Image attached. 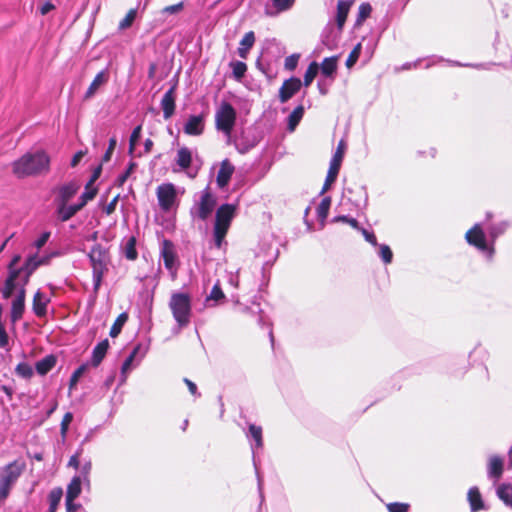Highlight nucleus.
<instances>
[{
	"label": "nucleus",
	"instance_id": "423d86ee",
	"mask_svg": "<svg viewBox=\"0 0 512 512\" xmlns=\"http://www.w3.org/2000/svg\"><path fill=\"white\" fill-rule=\"evenodd\" d=\"M236 117L235 108L227 101H222L215 111V127L227 137L228 142L231 140Z\"/></svg>",
	"mask_w": 512,
	"mask_h": 512
},
{
	"label": "nucleus",
	"instance_id": "b1692460",
	"mask_svg": "<svg viewBox=\"0 0 512 512\" xmlns=\"http://www.w3.org/2000/svg\"><path fill=\"white\" fill-rule=\"evenodd\" d=\"M337 60V56H332L327 57L322 61L321 65L319 66V70L323 77L331 79V81L334 80L337 71Z\"/></svg>",
	"mask_w": 512,
	"mask_h": 512
},
{
	"label": "nucleus",
	"instance_id": "f03ea898",
	"mask_svg": "<svg viewBox=\"0 0 512 512\" xmlns=\"http://www.w3.org/2000/svg\"><path fill=\"white\" fill-rule=\"evenodd\" d=\"M236 213V205L222 204L218 207L215 214V223L213 228L214 244L221 248L225 242L226 234Z\"/></svg>",
	"mask_w": 512,
	"mask_h": 512
},
{
	"label": "nucleus",
	"instance_id": "f8f14e48",
	"mask_svg": "<svg viewBox=\"0 0 512 512\" xmlns=\"http://www.w3.org/2000/svg\"><path fill=\"white\" fill-rule=\"evenodd\" d=\"M160 255L164 261L166 269H168L171 275L175 277L178 268V261L174 245L170 240L164 239L162 241Z\"/></svg>",
	"mask_w": 512,
	"mask_h": 512
},
{
	"label": "nucleus",
	"instance_id": "de8ad7c7",
	"mask_svg": "<svg viewBox=\"0 0 512 512\" xmlns=\"http://www.w3.org/2000/svg\"><path fill=\"white\" fill-rule=\"evenodd\" d=\"M87 369V365L83 364L79 366L71 375L70 382H69V388L73 389L76 384L78 383L80 377L85 373Z\"/></svg>",
	"mask_w": 512,
	"mask_h": 512
},
{
	"label": "nucleus",
	"instance_id": "7c9ffc66",
	"mask_svg": "<svg viewBox=\"0 0 512 512\" xmlns=\"http://www.w3.org/2000/svg\"><path fill=\"white\" fill-rule=\"evenodd\" d=\"M83 479L81 476H74L67 486L66 497L70 499H76L82 490Z\"/></svg>",
	"mask_w": 512,
	"mask_h": 512
},
{
	"label": "nucleus",
	"instance_id": "3c124183",
	"mask_svg": "<svg viewBox=\"0 0 512 512\" xmlns=\"http://www.w3.org/2000/svg\"><path fill=\"white\" fill-rule=\"evenodd\" d=\"M379 256L382 258L384 263H391L393 254L390 247L386 244L379 245Z\"/></svg>",
	"mask_w": 512,
	"mask_h": 512
},
{
	"label": "nucleus",
	"instance_id": "a878e982",
	"mask_svg": "<svg viewBox=\"0 0 512 512\" xmlns=\"http://www.w3.org/2000/svg\"><path fill=\"white\" fill-rule=\"evenodd\" d=\"M255 43V34L253 31L247 32L239 43V47L237 49L238 55L246 59L249 53V50L253 47Z\"/></svg>",
	"mask_w": 512,
	"mask_h": 512
},
{
	"label": "nucleus",
	"instance_id": "58836bf2",
	"mask_svg": "<svg viewBox=\"0 0 512 512\" xmlns=\"http://www.w3.org/2000/svg\"><path fill=\"white\" fill-rule=\"evenodd\" d=\"M15 373L23 379L30 380L34 375V369L29 363L20 362L15 368Z\"/></svg>",
	"mask_w": 512,
	"mask_h": 512
},
{
	"label": "nucleus",
	"instance_id": "aec40b11",
	"mask_svg": "<svg viewBox=\"0 0 512 512\" xmlns=\"http://www.w3.org/2000/svg\"><path fill=\"white\" fill-rule=\"evenodd\" d=\"M56 204V213L58 218L62 222H66L71 219L78 211L82 208L76 204L68 205V203H55Z\"/></svg>",
	"mask_w": 512,
	"mask_h": 512
},
{
	"label": "nucleus",
	"instance_id": "4c0bfd02",
	"mask_svg": "<svg viewBox=\"0 0 512 512\" xmlns=\"http://www.w3.org/2000/svg\"><path fill=\"white\" fill-rule=\"evenodd\" d=\"M331 206V198L329 196L324 197L316 209L318 219L324 223L326 220L329 209Z\"/></svg>",
	"mask_w": 512,
	"mask_h": 512
},
{
	"label": "nucleus",
	"instance_id": "603ef678",
	"mask_svg": "<svg viewBox=\"0 0 512 512\" xmlns=\"http://www.w3.org/2000/svg\"><path fill=\"white\" fill-rule=\"evenodd\" d=\"M361 53V44L358 43L353 50L350 52L347 60H346V66L352 67L358 60Z\"/></svg>",
	"mask_w": 512,
	"mask_h": 512
},
{
	"label": "nucleus",
	"instance_id": "e433bc0d",
	"mask_svg": "<svg viewBox=\"0 0 512 512\" xmlns=\"http://www.w3.org/2000/svg\"><path fill=\"white\" fill-rule=\"evenodd\" d=\"M62 496H63V491L61 488H55L50 491V493L48 495L49 512H56Z\"/></svg>",
	"mask_w": 512,
	"mask_h": 512
},
{
	"label": "nucleus",
	"instance_id": "7ed1b4c3",
	"mask_svg": "<svg viewBox=\"0 0 512 512\" xmlns=\"http://www.w3.org/2000/svg\"><path fill=\"white\" fill-rule=\"evenodd\" d=\"M169 308L179 329L189 325L192 316V304L189 294L183 292L172 293Z\"/></svg>",
	"mask_w": 512,
	"mask_h": 512
},
{
	"label": "nucleus",
	"instance_id": "680f3d73",
	"mask_svg": "<svg viewBox=\"0 0 512 512\" xmlns=\"http://www.w3.org/2000/svg\"><path fill=\"white\" fill-rule=\"evenodd\" d=\"M334 221H342L351 225L353 228L358 229V221L355 218H350L348 216H337L334 218Z\"/></svg>",
	"mask_w": 512,
	"mask_h": 512
},
{
	"label": "nucleus",
	"instance_id": "20e7f679",
	"mask_svg": "<svg viewBox=\"0 0 512 512\" xmlns=\"http://www.w3.org/2000/svg\"><path fill=\"white\" fill-rule=\"evenodd\" d=\"M352 5L353 0H339L337 2V10L335 16L337 31L335 32L333 25L328 23L322 34V42L330 48L333 46L335 39L341 34Z\"/></svg>",
	"mask_w": 512,
	"mask_h": 512
},
{
	"label": "nucleus",
	"instance_id": "dca6fc26",
	"mask_svg": "<svg viewBox=\"0 0 512 512\" xmlns=\"http://www.w3.org/2000/svg\"><path fill=\"white\" fill-rule=\"evenodd\" d=\"M205 128L204 115H190L183 125V132L189 136H200Z\"/></svg>",
	"mask_w": 512,
	"mask_h": 512
},
{
	"label": "nucleus",
	"instance_id": "bf43d9fd",
	"mask_svg": "<svg viewBox=\"0 0 512 512\" xmlns=\"http://www.w3.org/2000/svg\"><path fill=\"white\" fill-rule=\"evenodd\" d=\"M50 237V232H44L40 235V237L34 242V245L37 249L42 248L48 241Z\"/></svg>",
	"mask_w": 512,
	"mask_h": 512
},
{
	"label": "nucleus",
	"instance_id": "473e14b6",
	"mask_svg": "<svg viewBox=\"0 0 512 512\" xmlns=\"http://www.w3.org/2000/svg\"><path fill=\"white\" fill-rule=\"evenodd\" d=\"M46 262L45 259H39L36 255L30 256L25 263V270L27 271L24 280L21 284L26 285L29 279V276L33 273V271L41 264Z\"/></svg>",
	"mask_w": 512,
	"mask_h": 512
},
{
	"label": "nucleus",
	"instance_id": "cd10ccee",
	"mask_svg": "<svg viewBox=\"0 0 512 512\" xmlns=\"http://www.w3.org/2000/svg\"><path fill=\"white\" fill-rule=\"evenodd\" d=\"M141 349L140 345H137L133 348L129 356L125 359V361L122 364L121 367V384H123L127 379V374L129 371H131L134 367L133 362L135 358L137 357L139 351Z\"/></svg>",
	"mask_w": 512,
	"mask_h": 512
},
{
	"label": "nucleus",
	"instance_id": "c9c22d12",
	"mask_svg": "<svg viewBox=\"0 0 512 512\" xmlns=\"http://www.w3.org/2000/svg\"><path fill=\"white\" fill-rule=\"evenodd\" d=\"M498 497L512 508V485L502 484L497 488Z\"/></svg>",
	"mask_w": 512,
	"mask_h": 512
},
{
	"label": "nucleus",
	"instance_id": "a19ab883",
	"mask_svg": "<svg viewBox=\"0 0 512 512\" xmlns=\"http://www.w3.org/2000/svg\"><path fill=\"white\" fill-rule=\"evenodd\" d=\"M124 255L128 260H135L138 256L135 237H129L124 245Z\"/></svg>",
	"mask_w": 512,
	"mask_h": 512
},
{
	"label": "nucleus",
	"instance_id": "9b49d317",
	"mask_svg": "<svg viewBox=\"0 0 512 512\" xmlns=\"http://www.w3.org/2000/svg\"><path fill=\"white\" fill-rule=\"evenodd\" d=\"M193 157L194 152L190 148L186 146H180L177 149L174 160L179 170L186 171L187 174L192 178L195 177L198 172V169H195L192 173Z\"/></svg>",
	"mask_w": 512,
	"mask_h": 512
},
{
	"label": "nucleus",
	"instance_id": "c85d7f7f",
	"mask_svg": "<svg viewBox=\"0 0 512 512\" xmlns=\"http://www.w3.org/2000/svg\"><path fill=\"white\" fill-rule=\"evenodd\" d=\"M56 365V358L53 355H48L35 364V370L39 375H46Z\"/></svg>",
	"mask_w": 512,
	"mask_h": 512
},
{
	"label": "nucleus",
	"instance_id": "774afa93",
	"mask_svg": "<svg viewBox=\"0 0 512 512\" xmlns=\"http://www.w3.org/2000/svg\"><path fill=\"white\" fill-rule=\"evenodd\" d=\"M55 8V6L51 2H46L40 7V13L41 15H46L50 11H52Z\"/></svg>",
	"mask_w": 512,
	"mask_h": 512
},
{
	"label": "nucleus",
	"instance_id": "f257e3e1",
	"mask_svg": "<svg viewBox=\"0 0 512 512\" xmlns=\"http://www.w3.org/2000/svg\"><path fill=\"white\" fill-rule=\"evenodd\" d=\"M50 170V157L43 151L27 152L12 163V172L18 178L38 176Z\"/></svg>",
	"mask_w": 512,
	"mask_h": 512
},
{
	"label": "nucleus",
	"instance_id": "37998d69",
	"mask_svg": "<svg viewBox=\"0 0 512 512\" xmlns=\"http://www.w3.org/2000/svg\"><path fill=\"white\" fill-rule=\"evenodd\" d=\"M319 72V65L317 62H311L304 74V86H309Z\"/></svg>",
	"mask_w": 512,
	"mask_h": 512
},
{
	"label": "nucleus",
	"instance_id": "8fccbe9b",
	"mask_svg": "<svg viewBox=\"0 0 512 512\" xmlns=\"http://www.w3.org/2000/svg\"><path fill=\"white\" fill-rule=\"evenodd\" d=\"M372 7L369 3H362L359 6L357 22L361 23L370 16Z\"/></svg>",
	"mask_w": 512,
	"mask_h": 512
},
{
	"label": "nucleus",
	"instance_id": "0e129e2a",
	"mask_svg": "<svg viewBox=\"0 0 512 512\" xmlns=\"http://www.w3.org/2000/svg\"><path fill=\"white\" fill-rule=\"evenodd\" d=\"M333 81H331V79L329 80V82H326V80H323V79H320L318 81V88H319V92L322 94V95H325L328 93V88L330 86V84L332 83Z\"/></svg>",
	"mask_w": 512,
	"mask_h": 512
},
{
	"label": "nucleus",
	"instance_id": "5701e85b",
	"mask_svg": "<svg viewBox=\"0 0 512 512\" xmlns=\"http://www.w3.org/2000/svg\"><path fill=\"white\" fill-rule=\"evenodd\" d=\"M161 108L163 110V116L165 119H169L175 111V96L174 87H171L161 100Z\"/></svg>",
	"mask_w": 512,
	"mask_h": 512
},
{
	"label": "nucleus",
	"instance_id": "49530a36",
	"mask_svg": "<svg viewBox=\"0 0 512 512\" xmlns=\"http://www.w3.org/2000/svg\"><path fill=\"white\" fill-rule=\"evenodd\" d=\"M92 469V463L90 460L86 461L82 466H81V469H80V475L81 478L83 479V483H84V486L86 488H90V478H89V474H90V471Z\"/></svg>",
	"mask_w": 512,
	"mask_h": 512
},
{
	"label": "nucleus",
	"instance_id": "4d7b16f0",
	"mask_svg": "<svg viewBox=\"0 0 512 512\" xmlns=\"http://www.w3.org/2000/svg\"><path fill=\"white\" fill-rule=\"evenodd\" d=\"M389 512H408L409 505L405 503H390L387 505Z\"/></svg>",
	"mask_w": 512,
	"mask_h": 512
},
{
	"label": "nucleus",
	"instance_id": "a211bd4d",
	"mask_svg": "<svg viewBox=\"0 0 512 512\" xmlns=\"http://www.w3.org/2000/svg\"><path fill=\"white\" fill-rule=\"evenodd\" d=\"M79 185L76 182L66 183L58 188L55 203H68L78 192Z\"/></svg>",
	"mask_w": 512,
	"mask_h": 512
},
{
	"label": "nucleus",
	"instance_id": "052dcab7",
	"mask_svg": "<svg viewBox=\"0 0 512 512\" xmlns=\"http://www.w3.org/2000/svg\"><path fill=\"white\" fill-rule=\"evenodd\" d=\"M182 9H183V2H179V3L174 4V5L166 6L163 9V12L164 13H169V14H174V13L180 12Z\"/></svg>",
	"mask_w": 512,
	"mask_h": 512
},
{
	"label": "nucleus",
	"instance_id": "4468645a",
	"mask_svg": "<svg viewBox=\"0 0 512 512\" xmlns=\"http://www.w3.org/2000/svg\"><path fill=\"white\" fill-rule=\"evenodd\" d=\"M14 292L17 293L16 297L13 299L11 304V322L16 323L19 321L24 313L25 310V285L24 284H17L16 289Z\"/></svg>",
	"mask_w": 512,
	"mask_h": 512
},
{
	"label": "nucleus",
	"instance_id": "09e8293b",
	"mask_svg": "<svg viewBox=\"0 0 512 512\" xmlns=\"http://www.w3.org/2000/svg\"><path fill=\"white\" fill-rule=\"evenodd\" d=\"M141 130H142V126L141 125H138L137 127H135L130 135V139H129V153L132 154L134 149H135V146L141 136Z\"/></svg>",
	"mask_w": 512,
	"mask_h": 512
},
{
	"label": "nucleus",
	"instance_id": "6ab92c4d",
	"mask_svg": "<svg viewBox=\"0 0 512 512\" xmlns=\"http://www.w3.org/2000/svg\"><path fill=\"white\" fill-rule=\"evenodd\" d=\"M234 172V166L225 159L221 162L220 169L218 171L216 182L220 188H224L230 181Z\"/></svg>",
	"mask_w": 512,
	"mask_h": 512
},
{
	"label": "nucleus",
	"instance_id": "c03bdc74",
	"mask_svg": "<svg viewBox=\"0 0 512 512\" xmlns=\"http://www.w3.org/2000/svg\"><path fill=\"white\" fill-rule=\"evenodd\" d=\"M224 298H225V294L223 293V291L221 289L220 283L217 282L212 287L210 294L206 297V302H209V301L218 302L220 300H223Z\"/></svg>",
	"mask_w": 512,
	"mask_h": 512
},
{
	"label": "nucleus",
	"instance_id": "1a4fd4ad",
	"mask_svg": "<svg viewBox=\"0 0 512 512\" xmlns=\"http://www.w3.org/2000/svg\"><path fill=\"white\" fill-rule=\"evenodd\" d=\"M216 205V199L210 192L209 188H205L200 195L198 201L190 209L191 216L200 220H206L213 212Z\"/></svg>",
	"mask_w": 512,
	"mask_h": 512
},
{
	"label": "nucleus",
	"instance_id": "ea45409f",
	"mask_svg": "<svg viewBox=\"0 0 512 512\" xmlns=\"http://www.w3.org/2000/svg\"><path fill=\"white\" fill-rule=\"evenodd\" d=\"M127 320H128V314L126 312L121 313L116 318V320L114 321V323L110 329V333H109L110 336L113 338L117 337L120 334V332H121L124 324L127 322Z\"/></svg>",
	"mask_w": 512,
	"mask_h": 512
},
{
	"label": "nucleus",
	"instance_id": "412c9836",
	"mask_svg": "<svg viewBox=\"0 0 512 512\" xmlns=\"http://www.w3.org/2000/svg\"><path fill=\"white\" fill-rule=\"evenodd\" d=\"M50 299L41 291H37L33 297V312L38 317H44L47 313V306Z\"/></svg>",
	"mask_w": 512,
	"mask_h": 512
},
{
	"label": "nucleus",
	"instance_id": "f3484780",
	"mask_svg": "<svg viewBox=\"0 0 512 512\" xmlns=\"http://www.w3.org/2000/svg\"><path fill=\"white\" fill-rule=\"evenodd\" d=\"M301 81L299 78L292 77L285 80L279 90V99L282 103L287 102L293 95H295L301 88Z\"/></svg>",
	"mask_w": 512,
	"mask_h": 512
},
{
	"label": "nucleus",
	"instance_id": "4be33fe9",
	"mask_svg": "<svg viewBox=\"0 0 512 512\" xmlns=\"http://www.w3.org/2000/svg\"><path fill=\"white\" fill-rule=\"evenodd\" d=\"M503 459L499 456H491L489 458L487 474L494 481H498L503 473Z\"/></svg>",
	"mask_w": 512,
	"mask_h": 512
},
{
	"label": "nucleus",
	"instance_id": "f704fd0d",
	"mask_svg": "<svg viewBox=\"0 0 512 512\" xmlns=\"http://www.w3.org/2000/svg\"><path fill=\"white\" fill-rule=\"evenodd\" d=\"M247 436L251 437L255 441V445H252L253 451L255 448H262L263 439H262V428L260 426L251 424L249 426V433L247 434Z\"/></svg>",
	"mask_w": 512,
	"mask_h": 512
},
{
	"label": "nucleus",
	"instance_id": "bb28decb",
	"mask_svg": "<svg viewBox=\"0 0 512 512\" xmlns=\"http://www.w3.org/2000/svg\"><path fill=\"white\" fill-rule=\"evenodd\" d=\"M109 348L108 339H104L99 342L93 349L91 363L94 367H97L104 359Z\"/></svg>",
	"mask_w": 512,
	"mask_h": 512
},
{
	"label": "nucleus",
	"instance_id": "393cba45",
	"mask_svg": "<svg viewBox=\"0 0 512 512\" xmlns=\"http://www.w3.org/2000/svg\"><path fill=\"white\" fill-rule=\"evenodd\" d=\"M108 81V73L107 70H102L97 73L93 81L91 82L90 86L88 87L84 98L90 99L92 98L96 92L100 89L101 86H103Z\"/></svg>",
	"mask_w": 512,
	"mask_h": 512
},
{
	"label": "nucleus",
	"instance_id": "9d476101",
	"mask_svg": "<svg viewBox=\"0 0 512 512\" xmlns=\"http://www.w3.org/2000/svg\"><path fill=\"white\" fill-rule=\"evenodd\" d=\"M344 150L345 144L343 141H340L334 155L330 160L327 176L320 194H324L327 190H329L331 185L336 181L343 160Z\"/></svg>",
	"mask_w": 512,
	"mask_h": 512
},
{
	"label": "nucleus",
	"instance_id": "5fc2aeb1",
	"mask_svg": "<svg viewBox=\"0 0 512 512\" xmlns=\"http://www.w3.org/2000/svg\"><path fill=\"white\" fill-rule=\"evenodd\" d=\"M116 145H117L116 137L110 138L108 148H107V150H106V152H105V154L103 155V158H102L103 162L110 161Z\"/></svg>",
	"mask_w": 512,
	"mask_h": 512
},
{
	"label": "nucleus",
	"instance_id": "69168bd1",
	"mask_svg": "<svg viewBox=\"0 0 512 512\" xmlns=\"http://www.w3.org/2000/svg\"><path fill=\"white\" fill-rule=\"evenodd\" d=\"M74 500H75V499H70V500H69V499L66 497V499H65L66 503H65V504H66V510H67V512H75V511H77V510L80 508V504H76V503H74Z\"/></svg>",
	"mask_w": 512,
	"mask_h": 512
},
{
	"label": "nucleus",
	"instance_id": "864d4df0",
	"mask_svg": "<svg viewBox=\"0 0 512 512\" xmlns=\"http://www.w3.org/2000/svg\"><path fill=\"white\" fill-rule=\"evenodd\" d=\"M96 195L95 189H88V186L86 187L85 192H83L79 198L78 205L83 208L88 201L92 200Z\"/></svg>",
	"mask_w": 512,
	"mask_h": 512
},
{
	"label": "nucleus",
	"instance_id": "a18cd8bd",
	"mask_svg": "<svg viewBox=\"0 0 512 512\" xmlns=\"http://www.w3.org/2000/svg\"><path fill=\"white\" fill-rule=\"evenodd\" d=\"M136 15H137V10L130 9L128 11V13L126 14V16L120 21L119 27H118L119 30H125V29L129 28L133 24V22L136 18Z\"/></svg>",
	"mask_w": 512,
	"mask_h": 512
},
{
	"label": "nucleus",
	"instance_id": "39448f33",
	"mask_svg": "<svg viewBox=\"0 0 512 512\" xmlns=\"http://www.w3.org/2000/svg\"><path fill=\"white\" fill-rule=\"evenodd\" d=\"M88 256L93 269V289L97 293L101 286L103 275L107 270L109 255L106 248L100 244H95Z\"/></svg>",
	"mask_w": 512,
	"mask_h": 512
},
{
	"label": "nucleus",
	"instance_id": "2eb2a0df",
	"mask_svg": "<svg viewBox=\"0 0 512 512\" xmlns=\"http://www.w3.org/2000/svg\"><path fill=\"white\" fill-rule=\"evenodd\" d=\"M465 237L470 245L477 247L482 252H487L489 256H491L492 249L487 246L485 234L479 224H475L469 231H467Z\"/></svg>",
	"mask_w": 512,
	"mask_h": 512
},
{
	"label": "nucleus",
	"instance_id": "2f4dec72",
	"mask_svg": "<svg viewBox=\"0 0 512 512\" xmlns=\"http://www.w3.org/2000/svg\"><path fill=\"white\" fill-rule=\"evenodd\" d=\"M273 4V8L275 11H270L266 9V14L269 16H275L278 13L285 12L292 8L295 3V0H271Z\"/></svg>",
	"mask_w": 512,
	"mask_h": 512
},
{
	"label": "nucleus",
	"instance_id": "0eeeda50",
	"mask_svg": "<svg viewBox=\"0 0 512 512\" xmlns=\"http://www.w3.org/2000/svg\"><path fill=\"white\" fill-rule=\"evenodd\" d=\"M26 468L22 460H15L5 465L0 472V498L6 499L12 486L17 482Z\"/></svg>",
	"mask_w": 512,
	"mask_h": 512
},
{
	"label": "nucleus",
	"instance_id": "6e6d98bb",
	"mask_svg": "<svg viewBox=\"0 0 512 512\" xmlns=\"http://www.w3.org/2000/svg\"><path fill=\"white\" fill-rule=\"evenodd\" d=\"M72 420H73V414L71 412H67L63 416V419H62L61 425H60L61 434L63 436L66 435V433L68 431V427H69L70 423L72 422Z\"/></svg>",
	"mask_w": 512,
	"mask_h": 512
},
{
	"label": "nucleus",
	"instance_id": "79ce46f5",
	"mask_svg": "<svg viewBox=\"0 0 512 512\" xmlns=\"http://www.w3.org/2000/svg\"><path fill=\"white\" fill-rule=\"evenodd\" d=\"M229 66L232 69V75L236 80H241L246 71H247V65L242 61H231Z\"/></svg>",
	"mask_w": 512,
	"mask_h": 512
},
{
	"label": "nucleus",
	"instance_id": "e2e57ef3",
	"mask_svg": "<svg viewBox=\"0 0 512 512\" xmlns=\"http://www.w3.org/2000/svg\"><path fill=\"white\" fill-rule=\"evenodd\" d=\"M362 234L367 242H369L373 246H378L377 239L374 233L362 229Z\"/></svg>",
	"mask_w": 512,
	"mask_h": 512
},
{
	"label": "nucleus",
	"instance_id": "6e6552de",
	"mask_svg": "<svg viewBox=\"0 0 512 512\" xmlns=\"http://www.w3.org/2000/svg\"><path fill=\"white\" fill-rule=\"evenodd\" d=\"M157 200L163 212H171L178 207V193L173 183H163L156 189Z\"/></svg>",
	"mask_w": 512,
	"mask_h": 512
},
{
	"label": "nucleus",
	"instance_id": "c756f323",
	"mask_svg": "<svg viewBox=\"0 0 512 512\" xmlns=\"http://www.w3.org/2000/svg\"><path fill=\"white\" fill-rule=\"evenodd\" d=\"M468 501L470 503L471 511L476 512L484 509V503L481 494L477 487H471L468 491Z\"/></svg>",
	"mask_w": 512,
	"mask_h": 512
},
{
	"label": "nucleus",
	"instance_id": "72a5a7b5",
	"mask_svg": "<svg viewBox=\"0 0 512 512\" xmlns=\"http://www.w3.org/2000/svg\"><path fill=\"white\" fill-rule=\"evenodd\" d=\"M304 115V108L302 105L297 106L288 116V129L294 131L300 120Z\"/></svg>",
	"mask_w": 512,
	"mask_h": 512
},
{
	"label": "nucleus",
	"instance_id": "338daca9",
	"mask_svg": "<svg viewBox=\"0 0 512 512\" xmlns=\"http://www.w3.org/2000/svg\"><path fill=\"white\" fill-rule=\"evenodd\" d=\"M235 146H236V149H237L240 153L244 154V153H246L249 149H251V148L254 146V143H251V144H249V145H246V144H245V145H243L241 142L236 141V142H235Z\"/></svg>",
	"mask_w": 512,
	"mask_h": 512
},
{
	"label": "nucleus",
	"instance_id": "13d9d810",
	"mask_svg": "<svg viewBox=\"0 0 512 512\" xmlns=\"http://www.w3.org/2000/svg\"><path fill=\"white\" fill-rule=\"evenodd\" d=\"M82 453V449H79L74 455H72L68 461V466L78 469L80 466L79 457Z\"/></svg>",
	"mask_w": 512,
	"mask_h": 512
},
{
	"label": "nucleus",
	"instance_id": "ddd939ff",
	"mask_svg": "<svg viewBox=\"0 0 512 512\" xmlns=\"http://www.w3.org/2000/svg\"><path fill=\"white\" fill-rule=\"evenodd\" d=\"M20 259H21L20 255H15L10 262V265H9L10 273H9L8 278L5 281V285L2 290V295H3V298H5V299L10 298L12 296V294L14 293V290L16 289L17 284H20L19 282H17V278H18L19 274L21 273V269L15 268V266L18 264Z\"/></svg>",
	"mask_w": 512,
	"mask_h": 512
}]
</instances>
